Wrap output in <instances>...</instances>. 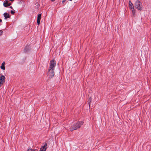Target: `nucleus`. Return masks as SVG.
<instances>
[{"instance_id": "obj_1", "label": "nucleus", "mask_w": 151, "mask_h": 151, "mask_svg": "<svg viewBox=\"0 0 151 151\" xmlns=\"http://www.w3.org/2000/svg\"><path fill=\"white\" fill-rule=\"evenodd\" d=\"M83 122L82 121H80L77 122L73 125H72L70 128V131H72L73 130H76L77 129L80 128L83 124Z\"/></svg>"}, {"instance_id": "obj_2", "label": "nucleus", "mask_w": 151, "mask_h": 151, "mask_svg": "<svg viewBox=\"0 0 151 151\" xmlns=\"http://www.w3.org/2000/svg\"><path fill=\"white\" fill-rule=\"evenodd\" d=\"M135 7L139 10H141L142 9V5L141 4L140 1L137 0L134 4Z\"/></svg>"}, {"instance_id": "obj_3", "label": "nucleus", "mask_w": 151, "mask_h": 151, "mask_svg": "<svg viewBox=\"0 0 151 151\" xmlns=\"http://www.w3.org/2000/svg\"><path fill=\"white\" fill-rule=\"evenodd\" d=\"M56 65V61L55 60H52L50 61L49 68L50 70L52 69H55V67Z\"/></svg>"}, {"instance_id": "obj_4", "label": "nucleus", "mask_w": 151, "mask_h": 151, "mask_svg": "<svg viewBox=\"0 0 151 151\" xmlns=\"http://www.w3.org/2000/svg\"><path fill=\"white\" fill-rule=\"evenodd\" d=\"M54 70L52 69L50 70V68H49L48 71V75L50 77L52 78L55 75Z\"/></svg>"}, {"instance_id": "obj_5", "label": "nucleus", "mask_w": 151, "mask_h": 151, "mask_svg": "<svg viewBox=\"0 0 151 151\" xmlns=\"http://www.w3.org/2000/svg\"><path fill=\"white\" fill-rule=\"evenodd\" d=\"M47 148V144L46 143H43L40 151H45Z\"/></svg>"}, {"instance_id": "obj_6", "label": "nucleus", "mask_w": 151, "mask_h": 151, "mask_svg": "<svg viewBox=\"0 0 151 151\" xmlns=\"http://www.w3.org/2000/svg\"><path fill=\"white\" fill-rule=\"evenodd\" d=\"M129 7L132 10L133 14H135V11L134 10V7L133 6V4L130 1H129Z\"/></svg>"}, {"instance_id": "obj_7", "label": "nucleus", "mask_w": 151, "mask_h": 151, "mask_svg": "<svg viewBox=\"0 0 151 151\" xmlns=\"http://www.w3.org/2000/svg\"><path fill=\"white\" fill-rule=\"evenodd\" d=\"M3 5L5 7H7L8 6L11 5V4L8 3V1H5L4 2Z\"/></svg>"}, {"instance_id": "obj_8", "label": "nucleus", "mask_w": 151, "mask_h": 151, "mask_svg": "<svg viewBox=\"0 0 151 151\" xmlns=\"http://www.w3.org/2000/svg\"><path fill=\"white\" fill-rule=\"evenodd\" d=\"M5 77L3 75H1L0 77V82L3 83L5 81Z\"/></svg>"}, {"instance_id": "obj_9", "label": "nucleus", "mask_w": 151, "mask_h": 151, "mask_svg": "<svg viewBox=\"0 0 151 151\" xmlns=\"http://www.w3.org/2000/svg\"><path fill=\"white\" fill-rule=\"evenodd\" d=\"M4 17L5 19H6L7 18L10 17V16L9 14L6 12H5L4 14Z\"/></svg>"}, {"instance_id": "obj_10", "label": "nucleus", "mask_w": 151, "mask_h": 151, "mask_svg": "<svg viewBox=\"0 0 151 151\" xmlns=\"http://www.w3.org/2000/svg\"><path fill=\"white\" fill-rule=\"evenodd\" d=\"M5 63L4 62L2 63L1 65V68L3 70H4L5 69V67L4 66Z\"/></svg>"}, {"instance_id": "obj_11", "label": "nucleus", "mask_w": 151, "mask_h": 151, "mask_svg": "<svg viewBox=\"0 0 151 151\" xmlns=\"http://www.w3.org/2000/svg\"><path fill=\"white\" fill-rule=\"evenodd\" d=\"M91 100H92L91 98V97H90L89 99L88 102V104L89 106H90V102H91Z\"/></svg>"}, {"instance_id": "obj_12", "label": "nucleus", "mask_w": 151, "mask_h": 151, "mask_svg": "<svg viewBox=\"0 0 151 151\" xmlns=\"http://www.w3.org/2000/svg\"><path fill=\"white\" fill-rule=\"evenodd\" d=\"M41 14H39L38 15L37 19H41Z\"/></svg>"}, {"instance_id": "obj_13", "label": "nucleus", "mask_w": 151, "mask_h": 151, "mask_svg": "<svg viewBox=\"0 0 151 151\" xmlns=\"http://www.w3.org/2000/svg\"><path fill=\"white\" fill-rule=\"evenodd\" d=\"M40 19H37V22L38 25H39L40 23Z\"/></svg>"}, {"instance_id": "obj_14", "label": "nucleus", "mask_w": 151, "mask_h": 151, "mask_svg": "<svg viewBox=\"0 0 151 151\" xmlns=\"http://www.w3.org/2000/svg\"><path fill=\"white\" fill-rule=\"evenodd\" d=\"M11 13L12 14H13L15 13V12L14 11L11 10Z\"/></svg>"}, {"instance_id": "obj_15", "label": "nucleus", "mask_w": 151, "mask_h": 151, "mask_svg": "<svg viewBox=\"0 0 151 151\" xmlns=\"http://www.w3.org/2000/svg\"><path fill=\"white\" fill-rule=\"evenodd\" d=\"M3 32V31L2 30H0V36L2 35Z\"/></svg>"}, {"instance_id": "obj_16", "label": "nucleus", "mask_w": 151, "mask_h": 151, "mask_svg": "<svg viewBox=\"0 0 151 151\" xmlns=\"http://www.w3.org/2000/svg\"><path fill=\"white\" fill-rule=\"evenodd\" d=\"M28 151H37L36 150L30 149V150H28Z\"/></svg>"}, {"instance_id": "obj_17", "label": "nucleus", "mask_w": 151, "mask_h": 151, "mask_svg": "<svg viewBox=\"0 0 151 151\" xmlns=\"http://www.w3.org/2000/svg\"><path fill=\"white\" fill-rule=\"evenodd\" d=\"M66 0H63L62 1V2L63 3H64L66 1Z\"/></svg>"}, {"instance_id": "obj_18", "label": "nucleus", "mask_w": 151, "mask_h": 151, "mask_svg": "<svg viewBox=\"0 0 151 151\" xmlns=\"http://www.w3.org/2000/svg\"><path fill=\"white\" fill-rule=\"evenodd\" d=\"M2 83L0 82V87L1 86V84H2Z\"/></svg>"}, {"instance_id": "obj_19", "label": "nucleus", "mask_w": 151, "mask_h": 151, "mask_svg": "<svg viewBox=\"0 0 151 151\" xmlns=\"http://www.w3.org/2000/svg\"><path fill=\"white\" fill-rule=\"evenodd\" d=\"M2 22V20L1 19H0V23Z\"/></svg>"}, {"instance_id": "obj_20", "label": "nucleus", "mask_w": 151, "mask_h": 151, "mask_svg": "<svg viewBox=\"0 0 151 151\" xmlns=\"http://www.w3.org/2000/svg\"><path fill=\"white\" fill-rule=\"evenodd\" d=\"M10 8L12 9H13L12 7V6H11L10 7Z\"/></svg>"}, {"instance_id": "obj_21", "label": "nucleus", "mask_w": 151, "mask_h": 151, "mask_svg": "<svg viewBox=\"0 0 151 151\" xmlns=\"http://www.w3.org/2000/svg\"><path fill=\"white\" fill-rule=\"evenodd\" d=\"M52 1H54L55 0H50Z\"/></svg>"}]
</instances>
